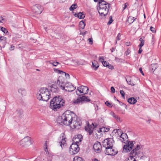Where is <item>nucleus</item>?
Returning <instances> with one entry per match:
<instances>
[{
	"label": "nucleus",
	"mask_w": 161,
	"mask_h": 161,
	"mask_svg": "<svg viewBox=\"0 0 161 161\" xmlns=\"http://www.w3.org/2000/svg\"><path fill=\"white\" fill-rule=\"evenodd\" d=\"M133 145V142L129 141L126 145L124 146L123 151L127 152H130L132 149Z\"/></svg>",
	"instance_id": "ddd939ff"
},
{
	"label": "nucleus",
	"mask_w": 161,
	"mask_h": 161,
	"mask_svg": "<svg viewBox=\"0 0 161 161\" xmlns=\"http://www.w3.org/2000/svg\"><path fill=\"white\" fill-rule=\"evenodd\" d=\"M81 98V100L82 102L83 101L85 102H88L90 101V99L88 97L85 96H83L80 97Z\"/></svg>",
	"instance_id": "b1692460"
},
{
	"label": "nucleus",
	"mask_w": 161,
	"mask_h": 161,
	"mask_svg": "<svg viewBox=\"0 0 161 161\" xmlns=\"http://www.w3.org/2000/svg\"><path fill=\"white\" fill-rule=\"evenodd\" d=\"M51 97L50 91L46 88L40 89L36 94V98L39 100L47 101Z\"/></svg>",
	"instance_id": "20e7f679"
},
{
	"label": "nucleus",
	"mask_w": 161,
	"mask_h": 161,
	"mask_svg": "<svg viewBox=\"0 0 161 161\" xmlns=\"http://www.w3.org/2000/svg\"><path fill=\"white\" fill-rule=\"evenodd\" d=\"M94 161H100L99 160H98L97 159V158H94L93 160Z\"/></svg>",
	"instance_id": "0e129e2a"
},
{
	"label": "nucleus",
	"mask_w": 161,
	"mask_h": 161,
	"mask_svg": "<svg viewBox=\"0 0 161 161\" xmlns=\"http://www.w3.org/2000/svg\"><path fill=\"white\" fill-rule=\"evenodd\" d=\"M126 81L128 84L131 86H134L136 84V80L139 81L137 78H135L134 79H131V77L129 76H126L125 77Z\"/></svg>",
	"instance_id": "9b49d317"
},
{
	"label": "nucleus",
	"mask_w": 161,
	"mask_h": 161,
	"mask_svg": "<svg viewBox=\"0 0 161 161\" xmlns=\"http://www.w3.org/2000/svg\"><path fill=\"white\" fill-rule=\"evenodd\" d=\"M130 42H127L126 43V45L127 46H129L130 45Z\"/></svg>",
	"instance_id": "052dcab7"
},
{
	"label": "nucleus",
	"mask_w": 161,
	"mask_h": 161,
	"mask_svg": "<svg viewBox=\"0 0 161 161\" xmlns=\"http://www.w3.org/2000/svg\"><path fill=\"white\" fill-rule=\"evenodd\" d=\"M105 104L109 107H112V104L107 101L105 102Z\"/></svg>",
	"instance_id": "c03bdc74"
},
{
	"label": "nucleus",
	"mask_w": 161,
	"mask_h": 161,
	"mask_svg": "<svg viewBox=\"0 0 161 161\" xmlns=\"http://www.w3.org/2000/svg\"><path fill=\"white\" fill-rule=\"evenodd\" d=\"M114 142L113 138H108L104 140L103 142V146L105 148L113 147Z\"/></svg>",
	"instance_id": "6e6552de"
},
{
	"label": "nucleus",
	"mask_w": 161,
	"mask_h": 161,
	"mask_svg": "<svg viewBox=\"0 0 161 161\" xmlns=\"http://www.w3.org/2000/svg\"><path fill=\"white\" fill-rule=\"evenodd\" d=\"M94 127H92L91 125H88L87 126L85 127V130L91 135L93 132Z\"/></svg>",
	"instance_id": "4be33fe9"
},
{
	"label": "nucleus",
	"mask_w": 161,
	"mask_h": 161,
	"mask_svg": "<svg viewBox=\"0 0 161 161\" xmlns=\"http://www.w3.org/2000/svg\"><path fill=\"white\" fill-rule=\"evenodd\" d=\"M103 129H104V128H101V131H107H107H106V130H103Z\"/></svg>",
	"instance_id": "e2e57ef3"
},
{
	"label": "nucleus",
	"mask_w": 161,
	"mask_h": 161,
	"mask_svg": "<svg viewBox=\"0 0 161 161\" xmlns=\"http://www.w3.org/2000/svg\"><path fill=\"white\" fill-rule=\"evenodd\" d=\"M139 71H140V73L142 74V75H144V73H143V72L142 71V68H139Z\"/></svg>",
	"instance_id": "6e6d98bb"
},
{
	"label": "nucleus",
	"mask_w": 161,
	"mask_h": 161,
	"mask_svg": "<svg viewBox=\"0 0 161 161\" xmlns=\"http://www.w3.org/2000/svg\"><path fill=\"white\" fill-rule=\"evenodd\" d=\"M137 102V100L134 97H130L129 98L128 100V102L131 104H135Z\"/></svg>",
	"instance_id": "bb28decb"
},
{
	"label": "nucleus",
	"mask_w": 161,
	"mask_h": 161,
	"mask_svg": "<svg viewBox=\"0 0 161 161\" xmlns=\"http://www.w3.org/2000/svg\"><path fill=\"white\" fill-rule=\"evenodd\" d=\"M60 138H61V137ZM61 138L62 140L59 142V143L62 148H63L65 147L66 145V141L65 140L66 137L65 135L64 134H62V137Z\"/></svg>",
	"instance_id": "f3484780"
},
{
	"label": "nucleus",
	"mask_w": 161,
	"mask_h": 161,
	"mask_svg": "<svg viewBox=\"0 0 161 161\" xmlns=\"http://www.w3.org/2000/svg\"><path fill=\"white\" fill-rule=\"evenodd\" d=\"M1 30L4 33L6 34L7 33H8V31L7 30H6L5 28L3 27H2L1 28Z\"/></svg>",
	"instance_id": "a19ab883"
},
{
	"label": "nucleus",
	"mask_w": 161,
	"mask_h": 161,
	"mask_svg": "<svg viewBox=\"0 0 161 161\" xmlns=\"http://www.w3.org/2000/svg\"><path fill=\"white\" fill-rule=\"evenodd\" d=\"M14 46H13L12 45H11L10 47V50H13L14 49Z\"/></svg>",
	"instance_id": "13d9d810"
},
{
	"label": "nucleus",
	"mask_w": 161,
	"mask_h": 161,
	"mask_svg": "<svg viewBox=\"0 0 161 161\" xmlns=\"http://www.w3.org/2000/svg\"><path fill=\"white\" fill-rule=\"evenodd\" d=\"M142 47H140V48L138 51V53H141L142 51V50L141 49Z\"/></svg>",
	"instance_id": "4d7b16f0"
},
{
	"label": "nucleus",
	"mask_w": 161,
	"mask_h": 161,
	"mask_svg": "<svg viewBox=\"0 0 161 161\" xmlns=\"http://www.w3.org/2000/svg\"><path fill=\"white\" fill-rule=\"evenodd\" d=\"M93 149L97 153H99L101 152L102 149V146L100 142H96L94 144Z\"/></svg>",
	"instance_id": "4468645a"
},
{
	"label": "nucleus",
	"mask_w": 161,
	"mask_h": 161,
	"mask_svg": "<svg viewBox=\"0 0 161 161\" xmlns=\"http://www.w3.org/2000/svg\"><path fill=\"white\" fill-rule=\"evenodd\" d=\"M113 132H114L115 133H117L118 134L119 133H121V130H119V129H118V130H117V129L114 130H113Z\"/></svg>",
	"instance_id": "a18cd8bd"
},
{
	"label": "nucleus",
	"mask_w": 161,
	"mask_h": 161,
	"mask_svg": "<svg viewBox=\"0 0 161 161\" xmlns=\"http://www.w3.org/2000/svg\"><path fill=\"white\" fill-rule=\"evenodd\" d=\"M109 69H112L114 68V67L112 66L111 64H108L107 67Z\"/></svg>",
	"instance_id": "603ef678"
},
{
	"label": "nucleus",
	"mask_w": 161,
	"mask_h": 161,
	"mask_svg": "<svg viewBox=\"0 0 161 161\" xmlns=\"http://www.w3.org/2000/svg\"><path fill=\"white\" fill-rule=\"evenodd\" d=\"M99 8L98 10L99 14L102 16H106L110 8V4L103 0H99L98 2Z\"/></svg>",
	"instance_id": "39448f33"
},
{
	"label": "nucleus",
	"mask_w": 161,
	"mask_h": 161,
	"mask_svg": "<svg viewBox=\"0 0 161 161\" xmlns=\"http://www.w3.org/2000/svg\"><path fill=\"white\" fill-rule=\"evenodd\" d=\"M114 21L113 19L112 16H110L109 18V20L107 23V24L108 25H109L111 24L112 22Z\"/></svg>",
	"instance_id": "58836bf2"
},
{
	"label": "nucleus",
	"mask_w": 161,
	"mask_h": 161,
	"mask_svg": "<svg viewBox=\"0 0 161 161\" xmlns=\"http://www.w3.org/2000/svg\"><path fill=\"white\" fill-rule=\"evenodd\" d=\"M54 70L58 74H62L63 75H64L66 78H69V75L64 72L55 68L54 69Z\"/></svg>",
	"instance_id": "aec40b11"
},
{
	"label": "nucleus",
	"mask_w": 161,
	"mask_h": 161,
	"mask_svg": "<svg viewBox=\"0 0 161 161\" xmlns=\"http://www.w3.org/2000/svg\"><path fill=\"white\" fill-rule=\"evenodd\" d=\"M66 0H60V2L61 3H64V2Z\"/></svg>",
	"instance_id": "680f3d73"
},
{
	"label": "nucleus",
	"mask_w": 161,
	"mask_h": 161,
	"mask_svg": "<svg viewBox=\"0 0 161 161\" xmlns=\"http://www.w3.org/2000/svg\"><path fill=\"white\" fill-rule=\"evenodd\" d=\"M127 52H127L125 53L126 55H127L128 54V53Z\"/></svg>",
	"instance_id": "69168bd1"
},
{
	"label": "nucleus",
	"mask_w": 161,
	"mask_h": 161,
	"mask_svg": "<svg viewBox=\"0 0 161 161\" xmlns=\"http://www.w3.org/2000/svg\"><path fill=\"white\" fill-rule=\"evenodd\" d=\"M125 161H136L135 159L133 156H130Z\"/></svg>",
	"instance_id": "4c0bfd02"
},
{
	"label": "nucleus",
	"mask_w": 161,
	"mask_h": 161,
	"mask_svg": "<svg viewBox=\"0 0 161 161\" xmlns=\"http://www.w3.org/2000/svg\"><path fill=\"white\" fill-rule=\"evenodd\" d=\"M64 101L59 97H55L51 101L50 104V108L51 109L57 111L62 107L64 106Z\"/></svg>",
	"instance_id": "7ed1b4c3"
},
{
	"label": "nucleus",
	"mask_w": 161,
	"mask_h": 161,
	"mask_svg": "<svg viewBox=\"0 0 161 161\" xmlns=\"http://www.w3.org/2000/svg\"><path fill=\"white\" fill-rule=\"evenodd\" d=\"M64 78L62 76H59L57 80V83L61 89L66 92H71L75 89L72 84L69 82L65 83Z\"/></svg>",
	"instance_id": "f03ea898"
},
{
	"label": "nucleus",
	"mask_w": 161,
	"mask_h": 161,
	"mask_svg": "<svg viewBox=\"0 0 161 161\" xmlns=\"http://www.w3.org/2000/svg\"><path fill=\"white\" fill-rule=\"evenodd\" d=\"M92 63L93 67L95 68V70L97 69L99 66V64L96 61L94 60L92 61Z\"/></svg>",
	"instance_id": "c85d7f7f"
},
{
	"label": "nucleus",
	"mask_w": 161,
	"mask_h": 161,
	"mask_svg": "<svg viewBox=\"0 0 161 161\" xmlns=\"http://www.w3.org/2000/svg\"><path fill=\"white\" fill-rule=\"evenodd\" d=\"M139 41L141 42V43L139 45V47H142L144 44V41L142 38L140 39Z\"/></svg>",
	"instance_id": "c9c22d12"
},
{
	"label": "nucleus",
	"mask_w": 161,
	"mask_h": 161,
	"mask_svg": "<svg viewBox=\"0 0 161 161\" xmlns=\"http://www.w3.org/2000/svg\"><path fill=\"white\" fill-rule=\"evenodd\" d=\"M75 17H77L79 19H83L85 17V14L82 12H79L77 14H75Z\"/></svg>",
	"instance_id": "393cba45"
},
{
	"label": "nucleus",
	"mask_w": 161,
	"mask_h": 161,
	"mask_svg": "<svg viewBox=\"0 0 161 161\" xmlns=\"http://www.w3.org/2000/svg\"><path fill=\"white\" fill-rule=\"evenodd\" d=\"M87 33V32L85 31V32H84V34H86Z\"/></svg>",
	"instance_id": "774afa93"
},
{
	"label": "nucleus",
	"mask_w": 161,
	"mask_h": 161,
	"mask_svg": "<svg viewBox=\"0 0 161 161\" xmlns=\"http://www.w3.org/2000/svg\"><path fill=\"white\" fill-rule=\"evenodd\" d=\"M158 67V65L156 64H152L150 66V68L152 70L153 72Z\"/></svg>",
	"instance_id": "cd10ccee"
},
{
	"label": "nucleus",
	"mask_w": 161,
	"mask_h": 161,
	"mask_svg": "<svg viewBox=\"0 0 161 161\" xmlns=\"http://www.w3.org/2000/svg\"><path fill=\"white\" fill-rule=\"evenodd\" d=\"M18 93L22 97L25 96L27 93L25 89L22 87L19 88L18 89Z\"/></svg>",
	"instance_id": "412c9836"
},
{
	"label": "nucleus",
	"mask_w": 161,
	"mask_h": 161,
	"mask_svg": "<svg viewBox=\"0 0 161 161\" xmlns=\"http://www.w3.org/2000/svg\"><path fill=\"white\" fill-rule=\"evenodd\" d=\"M81 98L80 97H78L77 99H74L73 100V103L74 104H79L80 103H82Z\"/></svg>",
	"instance_id": "a878e982"
},
{
	"label": "nucleus",
	"mask_w": 161,
	"mask_h": 161,
	"mask_svg": "<svg viewBox=\"0 0 161 161\" xmlns=\"http://www.w3.org/2000/svg\"><path fill=\"white\" fill-rule=\"evenodd\" d=\"M31 144V138L29 136L25 137L19 142V145L25 147H28Z\"/></svg>",
	"instance_id": "423d86ee"
},
{
	"label": "nucleus",
	"mask_w": 161,
	"mask_h": 161,
	"mask_svg": "<svg viewBox=\"0 0 161 161\" xmlns=\"http://www.w3.org/2000/svg\"><path fill=\"white\" fill-rule=\"evenodd\" d=\"M120 37H121V34L120 33H119L116 37V43H117V41H119L120 40Z\"/></svg>",
	"instance_id": "37998d69"
},
{
	"label": "nucleus",
	"mask_w": 161,
	"mask_h": 161,
	"mask_svg": "<svg viewBox=\"0 0 161 161\" xmlns=\"http://www.w3.org/2000/svg\"><path fill=\"white\" fill-rule=\"evenodd\" d=\"M82 136L81 135H78L75 136L74 137L73 141L74 143L78 144L79 142L82 141Z\"/></svg>",
	"instance_id": "a211bd4d"
},
{
	"label": "nucleus",
	"mask_w": 161,
	"mask_h": 161,
	"mask_svg": "<svg viewBox=\"0 0 161 161\" xmlns=\"http://www.w3.org/2000/svg\"><path fill=\"white\" fill-rule=\"evenodd\" d=\"M85 24L84 22L83 21H81L79 23V27L82 29H83L85 26Z\"/></svg>",
	"instance_id": "473e14b6"
},
{
	"label": "nucleus",
	"mask_w": 161,
	"mask_h": 161,
	"mask_svg": "<svg viewBox=\"0 0 161 161\" xmlns=\"http://www.w3.org/2000/svg\"><path fill=\"white\" fill-rule=\"evenodd\" d=\"M75 115L73 112L69 111H66L61 116L58 117V123L62 125H70Z\"/></svg>",
	"instance_id": "f257e3e1"
},
{
	"label": "nucleus",
	"mask_w": 161,
	"mask_h": 161,
	"mask_svg": "<svg viewBox=\"0 0 161 161\" xmlns=\"http://www.w3.org/2000/svg\"><path fill=\"white\" fill-rule=\"evenodd\" d=\"M128 5V3H125V6H124V9H123V10H124L125 8H126V7H127V5Z\"/></svg>",
	"instance_id": "bf43d9fd"
},
{
	"label": "nucleus",
	"mask_w": 161,
	"mask_h": 161,
	"mask_svg": "<svg viewBox=\"0 0 161 161\" xmlns=\"http://www.w3.org/2000/svg\"><path fill=\"white\" fill-rule=\"evenodd\" d=\"M73 161H85L83 158L80 157L76 156L74 158Z\"/></svg>",
	"instance_id": "7c9ffc66"
},
{
	"label": "nucleus",
	"mask_w": 161,
	"mask_h": 161,
	"mask_svg": "<svg viewBox=\"0 0 161 161\" xmlns=\"http://www.w3.org/2000/svg\"><path fill=\"white\" fill-rule=\"evenodd\" d=\"M103 57H100L99 58V61L103 63L104 61Z\"/></svg>",
	"instance_id": "49530a36"
},
{
	"label": "nucleus",
	"mask_w": 161,
	"mask_h": 161,
	"mask_svg": "<svg viewBox=\"0 0 161 161\" xmlns=\"http://www.w3.org/2000/svg\"><path fill=\"white\" fill-rule=\"evenodd\" d=\"M80 148L78 144L73 143L70 147L69 151L72 154H75L79 152Z\"/></svg>",
	"instance_id": "9d476101"
},
{
	"label": "nucleus",
	"mask_w": 161,
	"mask_h": 161,
	"mask_svg": "<svg viewBox=\"0 0 161 161\" xmlns=\"http://www.w3.org/2000/svg\"><path fill=\"white\" fill-rule=\"evenodd\" d=\"M43 10V8L39 4H36L33 7V11L37 14H40Z\"/></svg>",
	"instance_id": "2eb2a0df"
},
{
	"label": "nucleus",
	"mask_w": 161,
	"mask_h": 161,
	"mask_svg": "<svg viewBox=\"0 0 161 161\" xmlns=\"http://www.w3.org/2000/svg\"><path fill=\"white\" fill-rule=\"evenodd\" d=\"M4 17L5 16H0V23H4L6 22V20Z\"/></svg>",
	"instance_id": "f704fd0d"
},
{
	"label": "nucleus",
	"mask_w": 161,
	"mask_h": 161,
	"mask_svg": "<svg viewBox=\"0 0 161 161\" xmlns=\"http://www.w3.org/2000/svg\"><path fill=\"white\" fill-rule=\"evenodd\" d=\"M77 7V5L76 4H73L69 8V10L70 11H72L73 10L75 9Z\"/></svg>",
	"instance_id": "e433bc0d"
},
{
	"label": "nucleus",
	"mask_w": 161,
	"mask_h": 161,
	"mask_svg": "<svg viewBox=\"0 0 161 161\" xmlns=\"http://www.w3.org/2000/svg\"><path fill=\"white\" fill-rule=\"evenodd\" d=\"M120 140L122 142L125 143V142H126L128 141V137L126 134L125 133H122L121 135L120 136Z\"/></svg>",
	"instance_id": "6ab92c4d"
},
{
	"label": "nucleus",
	"mask_w": 161,
	"mask_h": 161,
	"mask_svg": "<svg viewBox=\"0 0 161 161\" xmlns=\"http://www.w3.org/2000/svg\"><path fill=\"white\" fill-rule=\"evenodd\" d=\"M105 150L104 151L105 154L107 155H115L117 153V151L112 147H108L105 148Z\"/></svg>",
	"instance_id": "f8f14e48"
},
{
	"label": "nucleus",
	"mask_w": 161,
	"mask_h": 161,
	"mask_svg": "<svg viewBox=\"0 0 161 161\" xmlns=\"http://www.w3.org/2000/svg\"><path fill=\"white\" fill-rule=\"evenodd\" d=\"M88 90L89 89L87 86H82L77 88L76 92L78 95H80V93H81L85 94L88 93Z\"/></svg>",
	"instance_id": "1a4fd4ad"
},
{
	"label": "nucleus",
	"mask_w": 161,
	"mask_h": 161,
	"mask_svg": "<svg viewBox=\"0 0 161 161\" xmlns=\"http://www.w3.org/2000/svg\"><path fill=\"white\" fill-rule=\"evenodd\" d=\"M88 41H89V42L91 44H92L93 43L92 39V38H90L88 39Z\"/></svg>",
	"instance_id": "5fc2aeb1"
},
{
	"label": "nucleus",
	"mask_w": 161,
	"mask_h": 161,
	"mask_svg": "<svg viewBox=\"0 0 161 161\" xmlns=\"http://www.w3.org/2000/svg\"><path fill=\"white\" fill-rule=\"evenodd\" d=\"M81 124V122L79 119L75 115L70 124V126L72 129H78L80 126Z\"/></svg>",
	"instance_id": "0eeeda50"
},
{
	"label": "nucleus",
	"mask_w": 161,
	"mask_h": 161,
	"mask_svg": "<svg viewBox=\"0 0 161 161\" xmlns=\"http://www.w3.org/2000/svg\"><path fill=\"white\" fill-rule=\"evenodd\" d=\"M115 60L117 62H122V59L117 57H116L115 58Z\"/></svg>",
	"instance_id": "79ce46f5"
},
{
	"label": "nucleus",
	"mask_w": 161,
	"mask_h": 161,
	"mask_svg": "<svg viewBox=\"0 0 161 161\" xmlns=\"http://www.w3.org/2000/svg\"><path fill=\"white\" fill-rule=\"evenodd\" d=\"M7 38L3 36H0V41H3L4 42H6L7 41Z\"/></svg>",
	"instance_id": "ea45409f"
},
{
	"label": "nucleus",
	"mask_w": 161,
	"mask_h": 161,
	"mask_svg": "<svg viewBox=\"0 0 161 161\" xmlns=\"http://www.w3.org/2000/svg\"><path fill=\"white\" fill-rule=\"evenodd\" d=\"M135 20V19H134V17L132 16H130L129 17L128 21L130 23H132Z\"/></svg>",
	"instance_id": "72a5a7b5"
},
{
	"label": "nucleus",
	"mask_w": 161,
	"mask_h": 161,
	"mask_svg": "<svg viewBox=\"0 0 161 161\" xmlns=\"http://www.w3.org/2000/svg\"><path fill=\"white\" fill-rule=\"evenodd\" d=\"M150 30L153 32L155 33L156 31L154 27H153L152 26H151L150 27Z\"/></svg>",
	"instance_id": "8fccbe9b"
},
{
	"label": "nucleus",
	"mask_w": 161,
	"mask_h": 161,
	"mask_svg": "<svg viewBox=\"0 0 161 161\" xmlns=\"http://www.w3.org/2000/svg\"><path fill=\"white\" fill-rule=\"evenodd\" d=\"M102 64L104 66L106 67H107V66H108V65L109 64L106 61L103 62V63Z\"/></svg>",
	"instance_id": "3c124183"
},
{
	"label": "nucleus",
	"mask_w": 161,
	"mask_h": 161,
	"mask_svg": "<svg viewBox=\"0 0 161 161\" xmlns=\"http://www.w3.org/2000/svg\"><path fill=\"white\" fill-rule=\"evenodd\" d=\"M16 113L18 116H20L23 114V111L21 109H18L16 111Z\"/></svg>",
	"instance_id": "2f4dec72"
},
{
	"label": "nucleus",
	"mask_w": 161,
	"mask_h": 161,
	"mask_svg": "<svg viewBox=\"0 0 161 161\" xmlns=\"http://www.w3.org/2000/svg\"><path fill=\"white\" fill-rule=\"evenodd\" d=\"M141 148L140 146L137 145L136 147L134 149H133L132 151L131 152V153L132 155H136L137 153V151L139 150Z\"/></svg>",
	"instance_id": "5701e85b"
},
{
	"label": "nucleus",
	"mask_w": 161,
	"mask_h": 161,
	"mask_svg": "<svg viewBox=\"0 0 161 161\" xmlns=\"http://www.w3.org/2000/svg\"><path fill=\"white\" fill-rule=\"evenodd\" d=\"M120 93L122 95V97L124 98H125V93L124 92L123 90H120Z\"/></svg>",
	"instance_id": "09e8293b"
},
{
	"label": "nucleus",
	"mask_w": 161,
	"mask_h": 161,
	"mask_svg": "<svg viewBox=\"0 0 161 161\" xmlns=\"http://www.w3.org/2000/svg\"><path fill=\"white\" fill-rule=\"evenodd\" d=\"M59 85L57 83H54L51 85V91L53 92H58L59 91Z\"/></svg>",
	"instance_id": "dca6fc26"
},
{
	"label": "nucleus",
	"mask_w": 161,
	"mask_h": 161,
	"mask_svg": "<svg viewBox=\"0 0 161 161\" xmlns=\"http://www.w3.org/2000/svg\"><path fill=\"white\" fill-rule=\"evenodd\" d=\"M110 114L114 118L116 119L118 121H119V118L118 115H116L114 112H110Z\"/></svg>",
	"instance_id": "c756f323"
},
{
	"label": "nucleus",
	"mask_w": 161,
	"mask_h": 161,
	"mask_svg": "<svg viewBox=\"0 0 161 161\" xmlns=\"http://www.w3.org/2000/svg\"><path fill=\"white\" fill-rule=\"evenodd\" d=\"M111 90L112 93H114L115 92V89L113 87H111Z\"/></svg>",
	"instance_id": "864d4df0"
},
{
	"label": "nucleus",
	"mask_w": 161,
	"mask_h": 161,
	"mask_svg": "<svg viewBox=\"0 0 161 161\" xmlns=\"http://www.w3.org/2000/svg\"><path fill=\"white\" fill-rule=\"evenodd\" d=\"M50 64H53V66H56L58 65V64H59V63L58 62H50Z\"/></svg>",
	"instance_id": "de8ad7c7"
},
{
	"label": "nucleus",
	"mask_w": 161,
	"mask_h": 161,
	"mask_svg": "<svg viewBox=\"0 0 161 161\" xmlns=\"http://www.w3.org/2000/svg\"><path fill=\"white\" fill-rule=\"evenodd\" d=\"M94 1L95 2H97L98 0H94Z\"/></svg>",
	"instance_id": "338daca9"
}]
</instances>
